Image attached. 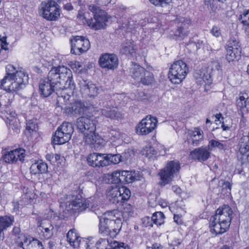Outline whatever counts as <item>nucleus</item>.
I'll list each match as a JSON object with an SVG mask.
<instances>
[{"label": "nucleus", "instance_id": "1", "mask_svg": "<svg viewBox=\"0 0 249 249\" xmlns=\"http://www.w3.org/2000/svg\"><path fill=\"white\" fill-rule=\"evenodd\" d=\"M6 74L2 80L1 86L9 92H17L23 89L28 83L29 76L25 70L17 69L12 65L6 68Z\"/></svg>", "mask_w": 249, "mask_h": 249}, {"label": "nucleus", "instance_id": "2", "mask_svg": "<svg viewBox=\"0 0 249 249\" xmlns=\"http://www.w3.org/2000/svg\"><path fill=\"white\" fill-rule=\"evenodd\" d=\"M123 218V213L117 210L105 213L99 220V233L104 236L115 237L121 229Z\"/></svg>", "mask_w": 249, "mask_h": 249}, {"label": "nucleus", "instance_id": "3", "mask_svg": "<svg viewBox=\"0 0 249 249\" xmlns=\"http://www.w3.org/2000/svg\"><path fill=\"white\" fill-rule=\"evenodd\" d=\"M232 213L231 208L227 205L218 208L215 215L210 218L211 232L215 235L225 232L230 227Z\"/></svg>", "mask_w": 249, "mask_h": 249}, {"label": "nucleus", "instance_id": "4", "mask_svg": "<svg viewBox=\"0 0 249 249\" xmlns=\"http://www.w3.org/2000/svg\"><path fill=\"white\" fill-rule=\"evenodd\" d=\"M89 9L94 14V22L92 19H87L85 14L82 11L79 12L77 18L82 21L83 23H87L89 26L94 30L105 28L106 26V23L108 20L106 12L94 4L90 5Z\"/></svg>", "mask_w": 249, "mask_h": 249}, {"label": "nucleus", "instance_id": "5", "mask_svg": "<svg viewBox=\"0 0 249 249\" xmlns=\"http://www.w3.org/2000/svg\"><path fill=\"white\" fill-rule=\"evenodd\" d=\"M49 73L51 77L52 76L56 82L59 83V86L62 88L74 89L75 84L70 69L61 66L53 68Z\"/></svg>", "mask_w": 249, "mask_h": 249}, {"label": "nucleus", "instance_id": "6", "mask_svg": "<svg viewBox=\"0 0 249 249\" xmlns=\"http://www.w3.org/2000/svg\"><path fill=\"white\" fill-rule=\"evenodd\" d=\"M59 5L53 0H48L40 4L38 13L40 16L48 21H55L60 16Z\"/></svg>", "mask_w": 249, "mask_h": 249}, {"label": "nucleus", "instance_id": "7", "mask_svg": "<svg viewBox=\"0 0 249 249\" xmlns=\"http://www.w3.org/2000/svg\"><path fill=\"white\" fill-rule=\"evenodd\" d=\"M180 168V163L178 161L173 160L168 162L166 166L159 173L160 177V184L165 186L172 182L175 178H178Z\"/></svg>", "mask_w": 249, "mask_h": 249}, {"label": "nucleus", "instance_id": "8", "mask_svg": "<svg viewBox=\"0 0 249 249\" xmlns=\"http://www.w3.org/2000/svg\"><path fill=\"white\" fill-rule=\"evenodd\" d=\"M188 72L186 64L182 60L175 61L170 66L168 78L171 83L179 84L185 78Z\"/></svg>", "mask_w": 249, "mask_h": 249}, {"label": "nucleus", "instance_id": "9", "mask_svg": "<svg viewBox=\"0 0 249 249\" xmlns=\"http://www.w3.org/2000/svg\"><path fill=\"white\" fill-rule=\"evenodd\" d=\"M66 210L71 213H80L89 207L90 200H87L80 196L66 195Z\"/></svg>", "mask_w": 249, "mask_h": 249}, {"label": "nucleus", "instance_id": "10", "mask_svg": "<svg viewBox=\"0 0 249 249\" xmlns=\"http://www.w3.org/2000/svg\"><path fill=\"white\" fill-rule=\"evenodd\" d=\"M77 128L89 140H98L99 136L95 133V126L92 121L86 117H80L77 120Z\"/></svg>", "mask_w": 249, "mask_h": 249}, {"label": "nucleus", "instance_id": "11", "mask_svg": "<svg viewBox=\"0 0 249 249\" xmlns=\"http://www.w3.org/2000/svg\"><path fill=\"white\" fill-rule=\"evenodd\" d=\"M62 87L59 86V83L56 82L50 74L48 73L47 78L41 79L39 84V90L41 95L44 97H48L56 90H60Z\"/></svg>", "mask_w": 249, "mask_h": 249}, {"label": "nucleus", "instance_id": "12", "mask_svg": "<svg viewBox=\"0 0 249 249\" xmlns=\"http://www.w3.org/2000/svg\"><path fill=\"white\" fill-rule=\"evenodd\" d=\"M158 123L156 117L148 115L137 125L136 131L139 135H146L152 132L157 127Z\"/></svg>", "mask_w": 249, "mask_h": 249}, {"label": "nucleus", "instance_id": "13", "mask_svg": "<svg viewBox=\"0 0 249 249\" xmlns=\"http://www.w3.org/2000/svg\"><path fill=\"white\" fill-rule=\"evenodd\" d=\"M113 181L115 183H131L139 179V173L136 171L116 170L111 175Z\"/></svg>", "mask_w": 249, "mask_h": 249}, {"label": "nucleus", "instance_id": "14", "mask_svg": "<svg viewBox=\"0 0 249 249\" xmlns=\"http://www.w3.org/2000/svg\"><path fill=\"white\" fill-rule=\"evenodd\" d=\"M71 52L76 55H80L87 52L90 48L89 40L82 36L73 37L71 39Z\"/></svg>", "mask_w": 249, "mask_h": 249}, {"label": "nucleus", "instance_id": "15", "mask_svg": "<svg viewBox=\"0 0 249 249\" xmlns=\"http://www.w3.org/2000/svg\"><path fill=\"white\" fill-rule=\"evenodd\" d=\"M74 89L64 88H62L60 91L57 92L58 97L57 98L56 106L60 107L62 109L64 110L65 112H66V108H68L71 103H70V99L71 98V94L72 93V90Z\"/></svg>", "mask_w": 249, "mask_h": 249}, {"label": "nucleus", "instance_id": "16", "mask_svg": "<svg viewBox=\"0 0 249 249\" xmlns=\"http://www.w3.org/2000/svg\"><path fill=\"white\" fill-rule=\"evenodd\" d=\"M25 156V150L19 148L7 152L3 156V159L6 162L13 163L18 161H24Z\"/></svg>", "mask_w": 249, "mask_h": 249}, {"label": "nucleus", "instance_id": "17", "mask_svg": "<svg viewBox=\"0 0 249 249\" xmlns=\"http://www.w3.org/2000/svg\"><path fill=\"white\" fill-rule=\"evenodd\" d=\"M88 164L93 167H103L106 166L105 154L92 153L89 154L87 158Z\"/></svg>", "mask_w": 249, "mask_h": 249}, {"label": "nucleus", "instance_id": "18", "mask_svg": "<svg viewBox=\"0 0 249 249\" xmlns=\"http://www.w3.org/2000/svg\"><path fill=\"white\" fill-rule=\"evenodd\" d=\"M99 63L102 68L113 70L118 66V58L114 54L105 53L100 57Z\"/></svg>", "mask_w": 249, "mask_h": 249}, {"label": "nucleus", "instance_id": "19", "mask_svg": "<svg viewBox=\"0 0 249 249\" xmlns=\"http://www.w3.org/2000/svg\"><path fill=\"white\" fill-rule=\"evenodd\" d=\"M53 225L49 221H42L37 228L41 237L45 239H49L53 236Z\"/></svg>", "mask_w": 249, "mask_h": 249}, {"label": "nucleus", "instance_id": "20", "mask_svg": "<svg viewBox=\"0 0 249 249\" xmlns=\"http://www.w3.org/2000/svg\"><path fill=\"white\" fill-rule=\"evenodd\" d=\"M240 53V46L236 40L228 42L227 48L226 59L229 62L235 60Z\"/></svg>", "mask_w": 249, "mask_h": 249}, {"label": "nucleus", "instance_id": "21", "mask_svg": "<svg viewBox=\"0 0 249 249\" xmlns=\"http://www.w3.org/2000/svg\"><path fill=\"white\" fill-rule=\"evenodd\" d=\"M210 151L211 150L209 149V146L208 147L202 146L192 151L190 153V156L192 159L196 160L199 161H204L209 158Z\"/></svg>", "mask_w": 249, "mask_h": 249}, {"label": "nucleus", "instance_id": "22", "mask_svg": "<svg viewBox=\"0 0 249 249\" xmlns=\"http://www.w3.org/2000/svg\"><path fill=\"white\" fill-rule=\"evenodd\" d=\"M38 126L36 120H29L27 121L24 135L27 139H36L38 135Z\"/></svg>", "mask_w": 249, "mask_h": 249}, {"label": "nucleus", "instance_id": "23", "mask_svg": "<svg viewBox=\"0 0 249 249\" xmlns=\"http://www.w3.org/2000/svg\"><path fill=\"white\" fill-rule=\"evenodd\" d=\"M100 111L102 115L111 119H117L121 116L117 108L113 107L110 102H107Z\"/></svg>", "mask_w": 249, "mask_h": 249}, {"label": "nucleus", "instance_id": "24", "mask_svg": "<svg viewBox=\"0 0 249 249\" xmlns=\"http://www.w3.org/2000/svg\"><path fill=\"white\" fill-rule=\"evenodd\" d=\"M80 86L81 91L89 96L94 97L99 93V89L94 84L83 80L80 82Z\"/></svg>", "mask_w": 249, "mask_h": 249}, {"label": "nucleus", "instance_id": "25", "mask_svg": "<svg viewBox=\"0 0 249 249\" xmlns=\"http://www.w3.org/2000/svg\"><path fill=\"white\" fill-rule=\"evenodd\" d=\"M85 109L84 104L80 101H75L71 103L68 108H66V113L75 116L79 115L84 113Z\"/></svg>", "mask_w": 249, "mask_h": 249}, {"label": "nucleus", "instance_id": "26", "mask_svg": "<svg viewBox=\"0 0 249 249\" xmlns=\"http://www.w3.org/2000/svg\"><path fill=\"white\" fill-rule=\"evenodd\" d=\"M146 71L142 67L137 64H134L130 70V73L132 77L136 83H140L142 76Z\"/></svg>", "mask_w": 249, "mask_h": 249}, {"label": "nucleus", "instance_id": "27", "mask_svg": "<svg viewBox=\"0 0 249 249\" xmlns=\"http://www.w3.org/2000/svg\"><path fill=\"white\" fill-rule=\"evenodd\" d=\"M67 241L71 246L73 248H77L79 246L81 238L79 236L77 231L75 229L70 230L67 234Z\"/></svg>", "mask_w": 249, "mask_h": 249}, {"label": "nucleus", "instance_id": "28", "mask_svg": "<svg viewBox=\"0 0 249 249\" xmlns=\"http://www.w3.org/2000/svg\"><path fill=\"white\" fill-rule=\"evenodd\" d=\"M47 164L41 161L33 163L30 167V172L34 175L43 174L47 171Z\"/></svg>", "mask_w": 249, "mask_h": 249}, {"label": "nucleus", "instance_id": "29", "mask_svg": "<svg viewBox=\"0 0 249 249\" xmlns=\"http://www.w3.org/2000/svg\"><path fill=\"white\" fill-rule=\"evenodd\" d=\"M119 193L118 187L111 186L107 189V198L111 203H118L120 202V196Z\"/></svg>", "mask_w": 249, "mask_h": 249}, {"label": "nucleus", "instance_id": "30", "mask_svg": "<svg viewBox=\"0 0 249 249\" xmlns=\"http://www.w3.org/2000/svg\"><path fill=\"white\" fill-rule=\"evenodd\" d=\"M142 154L148 159H154L159 156L164 155L165 150L163 152L159 150V151L158 152L155 147L151 146H146L143 149Z\"/></svg>", "mask_w": 249, "mask_h": 249}, {"label": "nucleus", "instance_id": "31", "mask_svg": "<svg viewBox=\"0 0 249 249\" xmlns=\"http://www.w3.org/2000/svg\"><path fill=\"white\" fill-rule=\"evenodd\" d=\"M14 222L13 216L4 215L0 216V232L4 233L3 231L11 227Z\"/></svg>", "mask_w": 249, "mask_h": 249}, {"label": "nucleus", "instance_id": "32", "mask_svg": "<svg viewBox=\"0 0 249 249\" xmlns=\"http://www.w3.org/2000/svg\"><path fill=\"white\" fill-rule=\"evenodd\" d=\"M194 76L197 80V82L199 83V84H203L204 83L206 84H209L211 83V75L209 73L202 71L200 73L196 72L194 74Z\"/></svg>", "mask_w": 249, "mask_h": 249}, {"label": "nucleus", "instance_id": "33", "mask_svg": "<svg viewBox=\"0 0 249 249\" xmlns=\"http://www.w3.org/2000/svg\"><path fill=\"white\" fill-rule=\"evenodd\" d=\"M105 160L107 161L106 166L110 165L112 164H118L122 161V157L119 154L112 155L111 154H105Z\"/></svg>", "mask_w": 249, "mask_h": 249}, {"label": "nucleus", "instance_id": "34", "mask_svg": "<svg viewBox=\"0 0 249 249\" xmlns=\"http://www.w3.org/2000/svg\"><path fill=\"white\" fill-rule=\"evenodd\" d=\"M135 45L134 42L130 40L124 42L122 46L121 52L125 54H133L135 53Z\"/></svg>", "mask_w": 249, "mask_h": 249}, {"label": "nucleus", "instance_id": "35", "mask_svg": "<svg viewBox=\"0 0 249 249\" xmlns=\"http://www.w3.org/2000/svg\"><path fill=\"white\" fill-rule=\"evenodd\" d=\"M58 128L65 133V139H71V138L73 128L71 124L67 122L63 123Z\"/></svg>", "mask_w": 249, "mask_h": 249}, {"label": "nucleus", "instance_id": "36", "mask_svg": "<svg viewBox=\"0 0 249 249\" xmlns=\"http://www.w3.org/2000/svg\"><path fill=\"white\" fill-rule=\"evenodd\" d=\"M88 200H90L89 207V208L90 207L91 211L94 212L95 214L98 215V217H100V215L102 213L98 207L99 204L100 203L99 199L93 197H90Z\"/></svg>", "mask_w": 249, "mask_h": 249}, {"label": "nucleus", "instance_id": "37", "mask_svg": "<svg viewBox=\"0 0 249 249\" xmlns=\"http://www.w3.org/2000/svg\"><path fill=\"white\" fill-rule=\"evenodd\" d=\"M190 138L194 140H200L203 139V132L198 127L189 131Z\"/></svg>", "mask_w": 249, "mask_h": 249}, {"label": "nucleus", "instance_id": "38", "mask_svg": "<svg viewBox=\"0 0 249 249\" xmlns=\"http://www.w3.org/2000/svg\"><path fill=\"white\" fill-rule=\"evenodd\" d=\"M32 238V237L31 236L21 234L18 237L17 242L19 247L25 249V248H26V246L28 245V243H29Z\"/></svg>", "mask_w": 249, "mask_h": 249}, {"label": "nucleus", "instance_id": "39", "mask_svg": "<svg viewBox=\"0 0 249 249\" xmlns=\"http://www.w3.org/2000/svg\"><path fill=\"white\" fill-rule=\"evenodd\" d=\"M118 188L119 195L120 196V202L127 200L131 196L130 191L125 186L119 187Z\"/></svg>", "mask_w": 249, "mask_h": 249}, {"label": "nucleus", "instance_id": "40", "mask_svg": "<svg viewBox=\"0 0 249 249\" xmlns=\"http://www.w3.org/2000/svg\"><path fill=\"white\" fill-rule=\"evenodd\" d=\"M151 218L153 223L157 225H161L164 223V216L163 213L160 212L154 213Z\"/></svg>", "mask_w": 249, "mask_h": 249}, {"label": "nucleus", "instance_id": "41", "mask_svg": "<svg viewBox=\"0 0 249 249\" xmlns=\"http://www.w3.org/2000/svg\"><path fill=\"white\" fill-rule=\"evenodd\" d=\"M25 249H43V247L39 241L32 238Z\"/></svg>", "mask_w": 249, "mask_h": 249}, {"label": "nucleus", "instance_id": "42", "mask_svg": "<svg viewBox=\"0 0 249 249\" xmlns=\"http://www.w3.org/2000/svg\"><path fill=\"white\" fill-rule=\"evenodd\" d=\"M188 31L183 27H179L175 33V36L178 39H183L188 35Z\"/></svg>", "mask_w": 249, "mask_h": 249}, {"label": "nucleus", "instance_id": "43", "mask_svg": "<svg viewBox=\"0 0 249 249\" xmlns=\"http://www.w3.org/2000/svg\"><path fill=\"white\" fill-rule=\"evenodd\" d=\"M154 81V77L153 74L149 71H146L143 76L142 77L140 82L143 85H148L151 84Z\"/></svg>", "mask_w": 249, "mask_h": 249}, {"label": "nucleus", "instance_id": "44", "mask_svg": "<svg viewBox=\"0 0 249 249\" xmlns=\"http://www.w3.org/2000/svg\"><path fill=\"white\" fill-rule=\"evenodd\" d=\"M239 152L243 155H246L247 160L249 162V141L242 142L239 148Z\"/></svg>", "mask_w": 249, "mask_h": 249}, {"label": "nucleus", "instance_id": "45", "mask_svg": "<svg viewBox=\"0 0 249 249\" xmlns=\"http://www.w3.org/2000/svg\"><path fill=\"white\" fill-rule=\"evenodd\" d=\"M239 20L244 26L249 27V9H246L240 15Z\"/></svg>", "mask_w": 249, "mask_h": 249}, {"label": "nucleus", "instance_id": "46", "mask_svg": "<svg viewBox=\"0 0 249 249\" xmlns=\"http://www.w3.org/2000/svg\"><path fill=\"white\" fill-rule=\"evenodd\" d=\"M9 129L13 130L15 134H17L20 132V124L19 121L17 119L12 120L10 119Z\"/></svg>", "mask_w": 249, "mask_h": 249}, {"label": "nucleus", "instance_id": "47", "mask_svg": "<svg viewBox=\"0 0 249 249\" xmlns=\"http://www.w3.org/2000/svg\"><path fill=\"white\" fill-rule=\"evenodd\" d=\"M247 95H240L239 99L237 100V105L241 108H249V102H247Z\"/></svg>", "mask_w": 249, "mask_h": 249}, {"label": "nucleus", "instance_id": "48", "mask_svg": "<svg viewBox=\"0 0 249 249\" xmlns=\"http://www.w3.org/2000/svg\"><path fill=\"white\" fill-rule=\"evenodd\" d=\"M65 133L63 131H61L60 128L58 127L53 135V140H60V139H63V140H70L65 139Z\"/></svg>", "mask_w": 249, "mask_h": 249}, {"label": "nucleus", "instance_id": "49", "mask_svg": "<svg viewBox=\"0 0 249 249\" xmlns=\"http://www.w3.org/2000/svg\"><path fill=\"white\" fill-rule=\"evenodd\" d=\"M142 224L143 227H151L153 226V223L152 218L148 216L143 217L142 219Z\"/></svg>", "mask_w": 249, "mask_h": 249}, {"label": "nucleus", "instance_id": "50", "mask_svg": "<svg viewBox=\"0 0 249 249\" xmlns=\"http://www.w3.org/2000/svg\"><path fill=\"white\" fill-rule=\"evenodd\" d=\"M208 146L209 149H210L211 150H212L213 147H216L219 149H223L224 148L223 145L219 142V141H211Z\"/></svg>", "mask_w": 249, "mask_h": 249}, {"label": "nucleus", "instance_id": "51", "mask_svg": "<svg viewBox=\"0 0 249 249\" xmlns=\"http://www.w3.org/2000/svg\"><path fill=\"white\" fill-rule=\"evenodd\" d=\"M149 1L155 5L163 6L164 4L170 3L171 0H149Z\"/></svg>", "mask_w": 249, "mask_h": 249}, {"label": "nucleus", "instance_id": "52", "mask_svg": "<svg viewBox=\"0 0 249 249\" xmlns=\"http://www.w3.org/2000/svg\"><path fill=\"white\" fill-rule=\"evenodd\" d=\"M112 245L113 249H129L128 247L124 246V244L123 243L114 241Z\"/></svg>", "mask_w": 249, "mask_h": 249}, {"label": "nucleus", "instance_id": "53", "mask_svg": "<svg viewBox=\"0 0 249 249\" xmlns=\"http://www.w3.org/2000/svg\"><path fill=\"white\" fill-rule=\"evenodd\" d=\"M107 244L106 239L101 238L96 243L95 246L97 249H104Z\"/></svg>", "mask_w": 249, "mask_h": 249}, {"label": "nucleus", "instance_id": "54", "mask_svg": "<svg viewBox=\"0 0 249 249\" xmlns=\"http://www.w3.org/2000/svg\"><path fill=\"white\" fill-rule=\"evenodd\" d=\"M211 33L213 36L217 37L221 35V30L217 26H213L211 31Z\"/></svg>", "mask_w": 249, "mask_h": 249}, {"label": "nucleus", "instance_id": "55", "mask_svg": "<svg viewBox=\"0 0 249 249\" xmlns=\"http://www.w3.org/2000/svg\"><path fill=\"white\" fill-rule=\"evenodd\" d=\"M111 134L113 136L114 139L119 140V139H125V135L121 134V133L116 131H112Z\"/></svg>", "mask_w": 249, "mask_h": 249}, {"label": "nucleus", "instance_id": "56", "mask_svg": "<svg viewBox=\"0 0 249 249\" xmlns=\"http://www.w3.org/2000/svg\"><path fill=\"white\" fill-rule=\"evenodd\" d=\"M54 158L56 161L61 165H63L64 163L65 159L63 157H61L59 154H56L54 155Z\"/></svg>", "mask_w": 249, "mask_h": 249}, {"label": "nucleus", "instance_id": "57", "mask_svg": "<svg viewBox=\"0 0 249 249\" xmlns=\"http://www.w3.org/2000/svg\"><path fill=\"white\" fill-rule=\"evenodd\" d=\"M97 141H95V143H93L91 144V146L93 147L95 150H98L100 149L102 147L104 146V144H103L102 142H96Z\"/></svg>", "mask_w": 249, "mask_h": 249}, {"label": "nucleus", "instance_id": "58", "mask_svg": "<svg viewBox=\"0 0 249 249\" xmlns=\"http://www.w3.org/2000/svg\"><path fill=\"white\" fill-rule=\"evenodd\" d=\"M112 0H94L95 2L97 3L102 5H107Z\"/></svg>", "mask_w": 249, "mask_h": 249}, {"label": "nucleus", "instance_id": "59", "mask_svg": "<svg viewBox=\"0 0 249 249\" xmlns=\"http://www.w3.org/2000/svg\"><path fill=\"white\" fill-rule=\"evenodd\" d=\"M132 210V207L129 204H127L125 205V207L124 208V211L123 212L124 214H125V213L128 212V215H129L130 214V213H131Z\"/></svg>", "mask_w": 249, "mask_h": 249}, {"label": "nucleus", "instance_id": "60", "mask_svg": "<svg viewBox=\"0 0 249 249\" xmlns=\"http://www.w3.org/2000/svg\"><path fill=\"white\" fill-rule=\"evenodd\" d=\"M159 204L163 208L167 207L169 205V203L164 199H160L158 201Z\"/></svg>", "mask_w": 249, "mask_h": 249}, {"label": "nucleus", "instance_id": "61", "mask_svg": "<svg viewBox=\"0 0 249 249\" xmlns=\"http://www.w3.org/2000/svg\"><path fill=\"white\" fill-rule=\"evenodd\" d=\"M17 116V114L15 112L11 111L10 112L9 116L7 117V118L9 121H10V119L11 120H15V119H17L16 118V117Z\"/></svg>", "mask_w": 249, "mask_h": 249}, {"label": "nucleus", "instance_id": "62", "mask_svg": "<svg viewBox=\"0 0 249 249\" xmlns=\"http://www.w3.org/2000/svg\"><path fill=\"white\" fill-rule=\"evenodd\" d=\"M156 150H157L158 152L159 151V150H161L163 152L165 150V152L167 150V149L166 148H165L163 145L160 144L159 143L156 144Z\"/></svg>", "mask_w": 249, "mask_h": 249}, {"label": "nucleus", "instance_id": "63", "mask_svg": "<svg viewBox=\"0 0 249 249\" xmlns=\"http://www.w3.org/2000/svg\"><path fill=\"white\" fill-rule=\"evenodd\" d=\"M71 68L72 69H79L82 67L81 64L79 62L75 61L74 63H73L71 65Z\"/></svg>", "mask_w": 249, "mask_h": 249}, {"label": "nucleus", "instance_id": "64", "mask_svg": "<svg viewBox=\"0 0 249 249\" xmlns=\"http://www.w3.org/2000/svg\"><path fill=\"white\" fill-rule=\"evenodd\" d=\"M172 190L177 194H179L181 192L180 188L178 186H172Z\"/></svg>", "mask_w": 249, "mask_h": 249}]
</instances>
